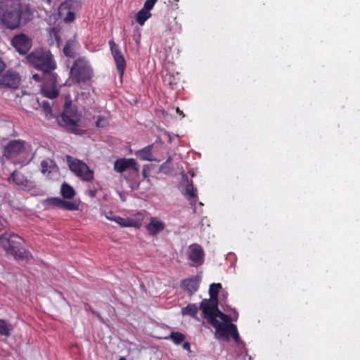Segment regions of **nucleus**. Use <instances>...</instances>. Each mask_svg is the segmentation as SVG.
I'll return each instance as SVG.
<instances>
[{
	"mask_svg": "<svg viewBox=\"0 0 360 360\" xmlns=\"http://www.w3.org/2000/svg\"><path fill=\"white\" fill-rule=\"evenodd\" d=\"M35 9L20 0L12 1L1 15V21L8 29L14 30L25 25L34 18Z\"/></svg>",
	"mask_w": 360,
	"mask_h": 360,
	"instance_id": "obj_1",
	"label": "nucleus"
},
{
	"mask_svg": "<svg viewBox=\"0 0 360 360\" xmlns=\"http://www.w3.org/2000/svg\"><path fill=\"white\" fill-rule=\"evenodd\" d=\"M232 328L231 333L230 335V338L231 337L233 340L236 342L239 343L240 341V338L238 332V329L236 325L231 326Z\"/></svg>",
	"mask_w": 360,
	"mask_h": 360,
	"instance_id": "obj_36",
	"label": "nucleus"
},
{
	"mask_svg": "<svg viewBox=\"0 0 360 360\" xmlns=\"http://www.w3.org/2000/svg\"><path fill=\"white\" fill-rule=\"evenodd\" d=\"M158 0H146L143 4V8L150 11L154 7Z\"/></svg>",
	"mask_w": 360,
	"mask_h": 360,
	"instance_id": "obj_38",
	"label": "nucleus"
},
{
	"mask_svg": "<svg viewBox=\"0 0 360 360\" xmlns=\"http://www.w3.org/2000/svg\"><path fill=\"white\" fill-rule=\"evenodd\" d=\"M112 216H114L112 213L110 212L108 215H106V218L111 221V218H112Z\"/></svg>",
	"mask_w": 360,
	"mask_h": 360,
	"instance_id": "obj_46",
	"label": "nucleus"
},
{
	"mask_svg": "<svg viewBox=\"0 0 360 360\" xmlns=\"http://www.w3.org/2000/svg\"><path fill=\"white\" fill-rule=\"evenodd\" d=\"M182 347L184 349L191 352V345L188 342H184L182 345Z\"/></svg>",
	"mask_w": 360,
	"mask_h": 360,
	"instance_id": "obj_42",
	"label": "nucleus"
},
{
	"mask_svg": "<svg viewBox=\"0 0 360 360\" xmlns=\"http://www.w3.org/2000/svg\"><path fill=\"white\" fill-rule=\"evenodd\" d=\"M91 194L92 195V196H94V194L93 193L92 191L91 192Z\"/></svg>",
	"mask_w": 360,
	"mask_h": 360,
	"instance_id": "obj_49",
	"label": "nucleus"
},
{
	"mask_svg": "<svg viewBox=\"0 0 360 360\" xmlns=\"http://www.w3.org/2000/svg\"><path fill=\"white\" fill-rule=\"evenodd\" d=\"M42 106L46 115L51 114V106L48 101H44L42 102Z\"/></svg>",
	"mask_w": 360,
	"mask_h": 360,
	"instance_id": "obj_39",
	"label": "nucleus"
},
{
	"mask_svg": "<svg viewBox=\"0 0 360 360\" xmlns=\"http://www.w3.org/2000/svg\"><path fill=\"white\" fill-rule=\"evenodd\" d=\"M5 68H6V65H5L4 62L1 60V58H0V73L4 71Z\"/></svg>",
	"mask_w": 360,
	"mask_h": 360,
	"instance_id": "obj_43",
	"label": "nucleus"
},
{
	"mask_svg": "<svg viewBox=\"0 0 360 360\" xmlns=\"http://www.w3.org/2000/svg\"><path fill=\"white\" fill-rule=\"evenodd\" d=\"M82 115L77 109V107L72 104L70 96L65 98L63 112L61 114L59 123L63 127L76 133L77 127L79 126Z\"/></svg>",
	"mask_w": 360,
	"mask_h": 360,
	"instance_id": "obj_4",
	"label": "nucleus"
},
{
	"mask_svg": "<svg viewBox=\"0 0 360 360\" xmlns=\"http://www.w3.org/2000/svg\"><path fill=\"white\" fill-rule=\"evenodd\" d=\"M114 169L119 173H122L127 169H132L138 172L139 165L134 158H119L114 163Z\"/></svg>",
	"mask_w": 360,
	"mask_h": 360,
	"instance_id": "obj_15",
	"label": "nucleus"
},
{
	"mask_svg": "<svg viewBox=\"0 0 360 360\" xmlns=\"http://www.w3.org/2000/svg\"><path fill=\"white\" fill-rule=\"evenodd\" d=\"M13 328L11 323L5 319H0V335L6 337L11 335Z\"/></svg>",
	"mask_w": 360,
	"mask_h": 360,
	"instance_id": "obj_25",
	"label": "nucleus"
},
{
	"mask_svg": "<svg viewBox=\"0 0 360 360\" xmlns=\"http://www.w3.org/2000/svg\"><path fill=\"white\" fill-rule=\"evenodd\" d=\"M128 217L122 218L120 216H112L111 221L116 222L122 227H129Z\"/></svg>",
	"mask_w": 360,
	"mask_h": 360,
	"instance_id": "obj_34",
	"label": "nucleus"
},
{
	"mask_svg": "<svg viewBox=\"0 0 360 360\" xmlns=\"http://www.w3.org/2000/svg\"><path fill=\"white\" fill-rule=\"evenodd\" d=\"M50 204L53 205L58 207H61L63 205L64 200H62L58 198H52L49 200Z\"/></svg>",
	"mask_w": 360,
	"mask_h": 360,
	"instance_id": "obj_37",
	"label": "nucleus"
},
{
	"mask_svg": "<svg viewBox=\"0 0 360 360\" xmlns=\"http://www.w3.org/2000/svg\"><path fill=\"white\" fill-rule=\"evenodd\" d=\"M146 229L151 236H155L165 229V223L157 217H151Z\"/></svg>",
	"mask_w": 360,
	"mask_h": 360,
	"instance_id": "obj_18",
	"label": "nucleus"
},
{
	"mask_svg": "<svg viewBox=\"0 0 360 360\" xmlns=\"http://www.w3.org/2000/svg\"><path fill=\"white\" fill-rule=\"evenodd\" d=\"M81 8L78 0H65L58 7V15L65 22H72L75 19V13Z\"/></svg>",
	"mask_w": 360,
	"mask_h": 360,
	"instance_id": "obj_7",
	"label": "nucleus"
},
{
	"mask_svg": "<svg viewBox=\"0 0 360 360\" xmlns=\"http://www.w3.org/2000/svg\"><path fill=\"white\" fill-rule=\"evenodd\" d=\"M152 146H148L135 153V155L137 158L142 160H148L150 161L153 160L152 158Z\"/></svg>",
	"mask_w": 360,
	"mask_h": 360,
	"instance_id": "obj_23",
	"label": "nucleus"
},
{
	"mask_svg": "<svg viewBox=\"0 0 360 360\" xmlns=\"http://www.w3.org/2000/svg\"><path fill=\"white\" fill-rule=\"evenodd\" d=\"M93 75V70L84 57L78 58L75 60L70 68V77L77 83L86 82L90 80Z\"/></svg>",
	"mask_w": 360,
	"mask_h": 360,
	"instance_id": "obj_5",
	"label": "nucleus"
},
{
	"mask_svg": "<svg viewBox=\"0 0 360 360\" xmlns=\"http://www.w3.org/2000/svg\"><path fill=\"white\" fill-rule=\"evenodd\" d=\"M20 82V78L16 72L7 70L5 73L0 75V89H17Z\"/></svg>",
	"mask_w": 360,
	"mask_h": 360,
	"instance_id": "obj_10",
	"label": "nucleus"
},
{
	"mask_svg": "<svg viewBox=\"0 0 360 360\" xmlns=\"http://www.w3.org/2000/svg\"><path fill=\"white\" fill-rule=\"evenodd\" d=\"M119 360H126L124 357H121Z\"/></svg>",
	"mask_w": 360,
	"mask_h": 360,
	"instance_id": "obj_47",
	"label": "nucleus"
},
{
	"mask_svg": "<svg viewBox=\"0 0 360 360\" xmlns=\"http://www.w3.org/2000/svg\"><path fill=\"white\" fill-rule=\"evenodd\" d=\"M219 305V301L210 299H203L200 303V309L202 311L203 317L207 323L211 324L216 320L212 317L215 308Z\"/></svg>",
	"mask_w": 360,
	"mask_h": 360,
	"instance_id": "obj_14",
	"label": "nucleus"
},
{
	"mask_svg": "<svg viewBox=\"0 0 360 360\" xmlns=\"http://www.w3.org/2000/svg\"><path fill=\"white\" fill-rule=\"evenodd\" d=\"M201 278L195 276L192 278L184 279L181 283V288L188 292L190 295L198 290Z\"/></svg>",
	"mask_w": 360,
	"mask_h": 360,
	"instance_id": "obj_17",
	"label": "nucleus"
},
{
	"mask_svg": "<svg viewBox=\"0 0 360 360\" xmlns=\"http://www.w3.org/2000/svg\"><path fill=\"white\" fill-rule=\"evenodd\" d=\"M22 190L30 191L36 187V182L31 178H27L22 172L15 170L8 178Z\"/></svg>",
	"mask_w": 360,
	"mask_h": 360,
	"instance_id": "obj_9",
	"label": "nucleus"
},
{
	"mask_svg": "<svg viewBox=\"0 0 360 360\" xmlns=\"http://www.w3.org/2000/svg\"><path fill=\"white\" fill-rule=\"evenodd\" d=\"M181 311L184 315H188L193 319H197L198 308L195 304H188L182 308Z\"/></svg>",
	"mask_w": 360,
	"mask_h": 360,
	"instance_id": "obj_29",
	"label": "nucleus"
},
{
	"mask_svg": "<svg viewBox=\"0 0 360 360\" xmlns=\"http://www.w3.org/2000/svg\"><path fill=\"white\" fill-rule=\"evenodd\" d=\"M78 45V41L75 39H68L63 47V53L67 57L75 58L76 56L75 50Z\"/></svg>",
	"mask_w": 360,
	"mask_h": 360,
	"instance_id": "obj_20",
	"label": "nucleus"
},
{
	"mask_svg": "<svg viewBox=\"0 0 360 360\" xmlns=\"http://www.w3.org/2000/svg\"><path fill=\"white\" fill-rule=\"evenodd\" d=\"M212 317L214 318V320H217V318H219L224 323L231 321L230 316L220 311V309H219V305L215 308L214 313L212 314Z\"/></svg>",
	"mask_w": 360,
	"mask_h": 360,
	"instance_id": "obj_33",
	"label": "nucleus"
},
{
	"mask_svg": "<svg viewBox=\"0 0 360 360\" xmlns=\"http://www.w3.org/2000/svg\"><path fill=\"white\" fill-rule=\"evenodd\" d=\"M11 44L20 54H25L31 49L32 40L26 34L21 33L13 36Z\"/></svg>",
	"mask_w": 360,
	"mask_h": 360,
	"instance_id": "obj_11",
	"label": "nucleus"
},
{
	"mask_svg": "<svg viewBox=\"0 0 360 360\" xmlns=\"http://www.w3.org/2000/svg\"><path fill=\"white\" fill-rule=\"evenodd\" d=\"M133 38L136 43L138 44L141 39V29L139 27L134 28Z\"/></svg>",
	"mask_w": 360,
	"mask_h": 360,
	"instance_id": "obj_40",
	"label": "nucleus"
},
{
	"mask_svg": "<svg viewBox=\"0 0 360 360\" xmlns=\"http://www.w3.org/2000/svg\"><path fill=\"white\" fill-rule=\"evenodd\" d=\"M151 13L150 11L145 10V8H142L141 10L138 11L136 15V22L141 25H143L146 21L151 17Z\"/></svg>",
	"mask_w": 360,
	"mask_h": 360,
	"instance_id": "obj_26",
	"label": "nucleus"
},
{
	"mask_svg": "<svg viewBox=\"0 0 360 360\" xmlns=\"http://www.w3.org/2000/svg\"><path fill=\"white\" fill-rule=\"evenodd\" d=\"M63 205L62 208L67 210L74 211V210H77L79 208V205L75 202L64 200V202H63Z\"/></svg>",
	"mask_w": 360,
	"mask_h": 360,
	"instance_id": "obj_35",
	"label": "nucleus"
},
{
	"mask_svg": "<svg viewBox=\"0 0 360 360\" xmlns=\"http://www.w3.org/2000/svg\"><path fill=\"white\" fill-rule=\"evenodd\" d=\"M176 112H177L179 115H181V116H182V117H184V114L183 111H181L179 108H176Z\"/></svg>",
	"mask_w": 360,
	"mask_h": 360,
	"instance_id": "obj_45",
	"label": "nucleus"
},
{
	"mask_svg": "<svg viewBox=\"0 0 360 360\" xmlns=\"http://www.w3.org/2000/svg\"><path fill=\"white\" fill-rule=\"evenodd\" d=\"M204 252L201 246L196 245L191 249L189 253V259L194 262L197 266L203 263Z\"/></svg>",
	"mask_w": 360,
	"mask_h": 360,
	"instance_id": "obj_19",
	"label": "nucleus"
},
{
	"mask_svg": "<svg viewBox=\"0 0 360 360\" xmlns=\"http://www.w3.org/2000/svg\"><path fill=\"white\" fill-rule=\"evenodd\" d=\"M222 285L221 283H212L209 288L210 300L218 301V295L219 290L221 289Z\"/></svg>",
	"mask_w": 360,
	"mask_h": 360,
	"instance_id": "obj_30",
	"label": "nucleus"
},
{
	"mask_svg": "<svg viewBox=\"0 0 360 360\" xmlns=\"http://www.w3.org/2000/svg\"><path fill=\"white\" fill-rule=\"evenodd\" d=\"M96 119L94 126L97 129H106L110 124V117L108 116L99 115Z\"/></svg>",
	"mask_w": 360,
	"mask_h": 360,
	"instance_id": "obj_28",
	"label": "nucleus"
},
{
	"mask_svg": "<svg viewBox=\"0 0 360 360\" xmlns=\"http://www.w3.org/2000/svg\"><path fill=\"white\" fill-rule=\"evenodd\" d=\"M7 226L6 220L0 216V231H3Z\"/></svg>",
	"mask_w": 360,
	"mask_h": 360,
	"instance_id": "obj_41",
	"label": "nucleus"
},
{
	"mask_svg": "<svg viewBox=\"0 0 360 360\" xmlns=\"http://www.w3.org/2000/svg\"><path fill=\"white\" fill-rule=\"evenodd\" d=\"M111 53L115 61L116 68L118 75L120 77H122L124 72L126 68V60L124 56L122 55L119 46L115 43L114 41L110 40L108 42Z\"/></svg>",
	"mask_w": 360,
	"mask_h": 360,
	"instance_id": "obj_8",
	"label": "nucleus"
},
{
	"mask_svg": "<svg viewBox=\"0 0 360 360\" xmlns=\"http://www.w3.org/2000/svg\"><path fill=\"white\" fill-rule=\"evenodd\" d=\"M49 79L44 82L41 89L42 94L44 96L53 99L58 96V90L56 89L57 78L56 75L51 73L49 75Z\"/></svg>",
	"mask_w": 360,
	"mask_h": 360,
	"instance_id": "obj_16",
	"label": "nucleus"
},
{
	"mask_svg": "<svg viewBox=\"0 0 360 360\" xmlns=\"http://www.w3.org/2000/svg\"><path fill=\"white\" fill-rule=\"evenodd\" d=\"M28 63L35 69L49 77L56 67V63L50 51L44 49H34L27 56Z\"/></svg>",
	"mask_w": 360,
	"mask_h": 360,
	"instance_id": "obj_2",
	"label": "nucleus"
},
{
	"mask_svg": "<svg viewBox=\"0 0 360 360\" xmlns=\"http://www.w3.org/2000/svg\"><path fill=\"white\" fill-rule=\"evenodd\" d=\"M214 329V336L217 339L222 340L224 341H229L230 335L231 333L232 328L231 326H234L233 323L226 322L221 323L219 320H216L210 324Z\"/></svg>",
	"mask_w": 360,
	"mask_h": 360,
	"instance_id": "obj_12",
	"label": "nucleus"
},
{
	"mask_svg": "<svg viewBox=\"0 0 360 360\" xmlns=\"http://www.w3.org/2000/svg\"><path fill=\"white\" fill-rule=\"evenodd\" d=\"M32 78L36 81V82H39L41 80V77L38 74H34L32 75Z\"/></svg>",
	"mask_w": 360,
	"mask_h": 360,
	"instance_id": "obj_44",
	"label": "nucleus"
},
{
	"mask_svg": "<svg viewBox=\"0 0 360 360\" xmlns=\"http://www.w3.org/2000/svg\"><path fill=\"white\" fill-rule=\"evenodd\" d=\"M22 238L12 232L6 231L0 236V246L15 259H28L31 256L30 252L22 247Z\"/></svg>",
	"mask_w": 360,
	"mask_h": 360,
	"instance_id": "obj_3",
	"label": "nucleus"
},
{
	"mask_svg": "<svg viewBox=\"0 0 360 360\" xmlns=\"http://www.w3.org/2000/svg\"><path fill=\"white\" fill-rule=\"evenodd\" d=\"M66 160L69 169L77 176L87 182L93 181L94 172L89 168L85 162L68 155H66Z\"/></svg>",
	"mask_w": 360,
	"mask_h": 360,
	"instance_id": "obj_6",
	"label": "nucleus"
},
{
	"mask_svg": "<svg viewBox=\"0 0 360 360\" xmlns=\"http://www.w3.org/2000/svg\"><path fill=\"white\" fill-rule=\"evenodd\" d=\"M60 193L63 198L65 199H72L75 195L74 188L66 183L62 184Z\"/></svg>",
	"mask_w": 360,
	"mask_h": 360,
	"instance_id": "obj_27",
	"label": "nucleus"
},
{
	"mask_svg": "<svg viewBox=\"0 0 360 360\" xmlns=\"http://www.w3.org/2000/svg\"><path fill=\"white\" fill-rule=\"evenodd\" d=\"M186 338V336L181 332L172 331L169 337L165 338L166 340H171L176 345H179Z\"/></svg>",
	"mask_w": 360,
	"mask_h": 360,
	"instance_id": "obj_31",
	"label": "nucleus"
},
{
	"mask_svg": "<svg viewBox=\"0 0 360 360\" xmlns=\"http://www.w3.org/2000/svg\"><path fill=\"white\" fill-rule=\"evenodd\" d=\"M212 317L214 318V320H217V318H219L224 323L231 321L230 316L220 311V309H219V305L215 308L214 313L212 314Z\"/></svg>",
	"mask_w": 360,
	"mask_h": 360,
	"instance_id": "obj_32",
	"label": "nucleus"
},
{
	"mask_svg": "<svg viewBox=\"0 0 360 360\" xmlns=\"http://www.w3.org/2000/svg\"><path fill=\"white\" fill-rule=\"evenodd\" d=\"M174 2H177V1H179V0H174ZM175 5H176V6H177V4H176V3H175Z\"/></svg>",
	"mask_w": 360,
	"mask_h": 360,
	"instance_id": "obj_48",
	"label": "nucleus"
},
{
	"mask_svg": "<svg viewBox=\"0 0 360 360\" xmlns=\"http://www.w3.org/2000/svg\"><path fill=\"white\" fill-rule=\"evenodd\" d=\"M184 195L191 202V205H195L198 198L197 188L193 186L192 181L187 184Z\"/></svg>",
	"mask_w": 360,
	"mask_h": 360,
	"instance_id": "obj_21",
	"label": "nucleus"
},
{
	"mask_svg": "<svg viewBox=\"0 0 360 360\" xmlns=\"http://www.w3.org/2000/svg\"><path fill=\"white\" fill-rule=\"evenodd\" d=\"M144 219V214L139 212L133 216L128 217L129 227L140 228Z\"/></svg>",
	"mask_w": 360,
	"mask_h": 360,
	"instance_id": "obj_22",
	"label": "nucleus"
},
{
	"mask_svg": "<svg viewBox=\"0 0 360 360\" xmlns=\"http://www.w3.org/2000/svg\"><path fill=\"white\" fill-rule=\"evenodd\" d=\"M26 150L25 142L22 140L11 141L4 147V155L7 158H13L24 153Z\"/></svg>",
	"mask_w": 360,
	"mask_h": 360,
	"instance_id": "obj_13",
	"label": "nucleus"
},
{
	"mask_svg": "<svg viewBox=\"0 0 360 360\" xmlns=\"http://www.w3.org/2000/svg\"><path fill=\"white\" fill-rule=\"evenodd\" d=\"M56 167V162L53 160H44L41 162V172L43 174L49 175Z\"/></svg>",
	"mask_w": 360,
	"mask_h": 360,
	"instance_id": "obj_24",
	"label": "nucleus"
}]
</instances>
